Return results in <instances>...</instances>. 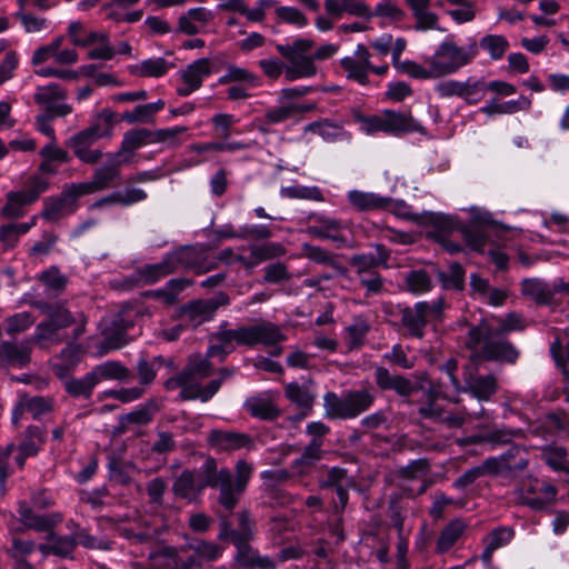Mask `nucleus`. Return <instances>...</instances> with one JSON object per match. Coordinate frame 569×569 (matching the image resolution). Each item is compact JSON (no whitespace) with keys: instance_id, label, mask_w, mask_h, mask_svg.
Masks as SVG:
<instances>
[{"instance_id":"473e14b6","label":"nucleus","mask_w":569,"mask_h":569,"mask_svg":"<svg viewBox=\"0 0 569 569\" xmlns=\"http://www.w3.org/2000/svg\"><path fill=\"white\" fill-rule=\"evenodd\" d=\"M171 67L172 64L164 58L157 57L132 64L129 70L132 74L138 77L160 78L164 76Z\"/></svg>"},{"instance_id":"393cba45","label":"nucleus","mask_w":569,"mask_h":569,"mask_svg":"<svg viewBox=\"0 0 569 569\" xmlns=\"http://www.w3.org/2000/svg\"><path fill=\"white\" fill-rule=\"evenodd\" d=\"M81 348L73 343H68L61 353L52 362V371L58 378L67 377L81 360Z\"/></svg>"},{"instance_id":"7ed1b4c3","label":"nucleus","mask_w":569,"mask_h":569,"mask_svg":"<svg viewBox=\"0 0 569 569\" xmlns=\"http://www.w3.org/2000/svg\"><path fill=\"white\" fill-rule=\"evenodd\" d=\"M211 372V365L207 358L196 356L190 358L189 363L183 372L169 378L164 382L168 390L180 389V398L184 400L201 399L202 401L209 400L213 397L220 386L221 381L230 376L233 371L229 369L220 370V379L210 381L204 388L201 387L200 380L208 377Z\"/></svg>"},{"instance_id":"6e6552de","label":"nucleus","mask_w":569,"mask_h":569,"mask_svg":"<svg viewBox=\"0 0 569 569\" xmlns=\"http://www.w3.org/2000/svg\"><path fill=\"white\" fill-rule=\"evenodd\" d=\"M505 337L496 331L477 326L469 329L467 345L475 350L481 347L485 357L488 359L513 363L518 358V351Z\"/></svg>"},{"instance_id":"a878e982","label":"nucleus","mask_w":569,"mask_h":569,"mask_svg":"<svg viewBox=\"0 0 569 569\" xmlns=\"http://www.w3.org/2000/svg\"><path fill=\"white\" fill-rule=\"evenodd\" d=\"M42 443V431L38 427H29L24 440L18 446V453L14 458L17 466L22 468L27 458L37 456Z\"/></svg>"},{"instance_id":"1a4fd4ad","label":"nucleus","mask_w":569,"mask_h":569,"mask_svg":"<svg viewBox=\"0 0 569 569\" xmlns=\"http://www.w3.org/2000/svg\"><path fill=\"white\" fill-rule=\"evenodd\" d=\"M371 53L368 47L359 43L352 54L340 59V67L345 77L362 87L371 84L369 74L385 76L389 66L387 63L375 66L371 62Z\"/></svg>"},{"instance_id":"0eeeda50","label":"nucleus","mask_w":569,"mask_h":569,"mask_svg":"<svg viewBox=\"0 0 569 569\" xmlns=\"http://www.w3.org/2000/svg\"><path fill=\"white\" fill-rule=\"evenodd\" d=\"M200 252L196 248H181L168 254L162 262L148 264L140 271V280L153 283L180 268L191 269L197 273L209 271L212 266H204L199 261Z\"/></svg>"},{"instance_id":"c85d7f7f","label":"nucleus","mask_w":569,"mask_h":569,"mask_svg":"<svg viewBox=\"0 0 569 569\" xmlns=\"http://www.w3.org/2000/svg\"><path fill=\"white\" fill-rule=\"evenodd\" d=\"M375 251L352 257L351 264L358 273H365L378 266H386L389 259V251L382 244H376Z\"/></svg>"},{"instance_id":"a211bd4d","label":"nucleus","mask_w":569,"mask_h":569,"mask_svg":"<svg viewBox=\"0 0 569 569\" xmlns=\"http://www.w3.org/2000/svg\"><path fill=\"white\" fill-rule=\"evenodd\" d=\"M202 476L190 471L182 472L173 483V491L176 496L192 500L204 488L209 487L206 483V470L201 467Z\"/></svg>"},{"instance_id":"b1692460","label":"nucleus","mask_w":569,"mask_h":569,"mask_svg":"<svg viewBox=\"0 0 569 569\" xmlns=\"http://www.w3.org/2000/svg\"><path fill=\"white\" fill-rule=\"evenodd\" d=\"M51 402L43 397H29L20 395L17 405L12 411V421L18 423L24 412H30L34 419L50 411Z\"/></svg>"},{"instance_id":"e433bc0d","label":"nucleus","mask_w":569,"mask_h":569,"mask_svg":"<svg viewBox=\"0 0 569 569\" xmlns=\"http://www.w3.org/2000/svg\"><path fill=\"white\" fill-rule=\"evenodd\" d=\"M286 397L301 409H310L316 395L309 383L290 382L284 388Z\"/></svg>"},{"instance_id":"5fc2aeb1","label":"nucleus","mask_w":569,"mask_h":569,"mask_svg":"<svg viewBox=\"0 0 569 569\" xmlns=\"http://www.w3.org/2000/svg\"><path fill=\"white\" fill-rule=\"evenodd\" d=\"M147 199V192L140 188H127L121 191L114 192L112 196L102 199L100 202H97L96 204L100 203H119L122 206H130L140 201H143Z\"/></svg>"},{"instance_id":"0e129e2a","label":"nucleus","mask_w":569,"mask_h":569,"mask_svg":"<svg viewBox=\"0 0 569 569\" xmlns=\"http://www.w3.org/2000/svg\"><path fill=\"white\" fill-rule=\"evenodd\" d=\"M521 291L525 296L531 297L540 303L548 301L550 290L540 279H526L521 283Z\"/></svg>"},{"instance_id":"72a5a7b5","label":"nucleus","mask_w":569,"mask_h":569,"mask_svg":"<svg viewBox=\"0 0 569 569\" xmlns=\"http://www.w3.org/2000/svg\"><path fill=\"white\" fill-rule=\"evenodd\" d=\"M433 399L432 401L420 408V412L425 417L436 418L443 422H446L449 427H458L462 423L463 419L460 416H452L449 413H446L441 407L437 403V399L439 397L449 398L450 400L455 401L453 398H450L449 395L443 393L442 391L438 389H432Z\"/></svg>"},{"instance_id":"aec40b11","label":"nucleus","mask_w":569,"mask_h":569,"mask_svg":"<svg viewBox=\"0 0 569 569\" xmlns=\"http://www.w3.org/2000/svg\"><path fill=\"white\" fill-rule=\"evenodd\" d=\"M42 161L39 166V172L46 174H56L59 167L70 160L68 152L60 148L56 140L46 143L39 151Z\"/></svg>"},{"instance_id":"6e6d98bb","label":"nucleus","mask_w":569,"mask_h":569,"mask_svg":"<svg viewBox=\"0 0 569 569\" xmlns=\"http://www.w3.org/2000/svg\"><path fill=\"white\" fill-rule=\"evenodd\" d=\"M487 83L483 80L469 78L462 82L461 99L468 104H476L485 98Z\"/></svg>"},{"instance_id":"052dcab7","label":"nucleus","mask_w":569,"mask_h":569,"mask_svg":"<svg viewBox=\"0 0 569 569\" xmlns=\"http://www.w3.org/2000/svg\"><path fill=\"white\" fill-rule=\"evenodd\" d=\"M221 83L237 82L244 83L249 87H258L259 78L251 73L249 70L240 67L231 66L227 69L224 76L219 80Z\"/></svg>"},{"instance_id":"dca6fc26","label":"nucleus","mask_w":569,"mask_h":569,"mask_svg":"<svg viewBox=\"0 0 569 569\" xmlns=\"http://www.w3.org/2000/svg\"><path fill=\"white\" fill-rule=\"evenodd\" d=\"M229 302V298L226 293L219 292L217 296H214L211 299L207 300H198L192 303H190L184 312L188 315V317L197 322H203L210 320L217 309L220 306H224Z\"/></svg>"},{"instance_id":"864d4df0","label":"nucleus","mask_w":569,"mask_h":569,"mask_svg":"<svg viewBox=\"0 0 569 569\" xmlns=\"http://www.w3.org/2000/svg\"><path fill=\"white\" fill-rule=\"evenodd\" d=\"M373 17L386 22H399L405 18V11L398 6L397 0H379L373 9Z\"/></svg>"},{"instance_id":"9d476101","label":"nucleus","mask_w":569,"mask_h":569,"mask_svg":"<svg viewBox=\"0 0 569 569\" xmlns=\"http://www.w3.org/2000/svg\"><path fill=\"white\" fill-rule=\"evenodd\" d=\"M445 302L442 298L432 301H419L412 308H406L402 313L403 326L410 335L421 338L428 322L441 320Z\"/></svg>"},{"instance_id":"6ab92c4d","label":"nucleus","mask_w":569,"mask_h":569,"mask_svg":"<svg viewBox=\"0 0 569 569\" xmlns=\"http://www.w3.org/2000/svg\"><path fill=\"white\" fill-rule=\"evenodd\" d=\"M315 109V104L297 103L280 98L279 103L266 112V121L277 124Z\"/></svg>"},{"instance_id":"8fccbe9b","label":"nucleus","mask_w":569,"mask_h":569,"mask_svg":"<svg viewBox=\"0 0 569 569\" xmlns=\"http://www.w3.org/2000/svg\"><path fill=\"white\" fill-rule=\"evenodd\" d=\"M124 160L116 158L111 163L98 168L94 172L92 182L97 191L107 189L119 174V166Z\"/></svg>"},{"instance_id":"603ef678","label":"nucleus","mask_w":569,"mask_h":569,"mask_svg":"<svg viewBox=\"0 0 569 569\" xmlns=\"http://www.w3.org/2000/svg\"><path fill=\"white\" fill-rule=\"evenodd\" d=\"M465 530V523L459 520H452L448 526H446L437 541V549L440 552L448 551L460 538Z\"/></svg>"},{"instance_id":"c03bdc74","label":"nucleus","mask_w":569,"mask_h":569,"mask_svg":"<svg viewBox=\"0 0 569 569\" xmlns=\"http://www.w3.org/2000/svg\"><path fill=\"white\" fill-rule=\"evenodd\" d=\"M346 398L350 418H355L369 409L375 400V396L366 389L346 392Z\"/></svg>"},{"instance_id":"a18cd8bd","label":"nucleus","mask_w":569,"mask_h":569,"mask_svg":"<svg viewBox=\"0 0 569 569\" xmlns=\"http://www.w3.org/2000/svg\"><path fill=\"white\" fill-rule=\"evenodd\" d=\"M323 407L328 418L350 419L346 393L338 396L335 392H327L323 397Z\"/></svg>"},{"instance_id":"cd10ccee","label":"nucleus","mask_w":569,"mask_h":569,"mask_svg":"<svg viewBox=\"0 0 569 569\" xmlns=\"http://www.w3.org/2000/svg\"><path fill=\"white\" fill-rule=\"evenodd\" d=\"M513 530L509 527H498L490 531L485 538L483 542L486 545L483 552L481 555V559L485 562H490L492 559L493 552L507 546L513 538Z\"/></svg>"},{"instance_id":"f3484780","label":"nucleus","mask_w":569,"mask_h":569,"mask_svg":"<svg viewBox=\"0 0 569 569\" xmlns=\"http://www.w3.org/2000/svg\"><path fill=\"white\" fill-rule=\"evenodd\" d=\"M187 548L193 553L186 558L183 569H192L202 562L213 561L221 555V549L218 545L203 540H191L188 542Z\"/></svg>"},{"instance_id":"49530a36","label":"nucleus","mask_w":569,"mask_h":569,"mask_svg":"<svg viewBox=\"0 0 569 569\" xmlns=\"http://www.w3.org/2000/svg\"><path fill=\"white\" fill-rule=\"evenodd\" d=\"M429 472V466L426 460H416L408 465L402 470V477L406 480L417 481L419 483L417 489L411 488L410 492H417L418 495L422 493L426 490V478Z\"/></svg>"},{"instance_id":"338daca9","label":"nucleus","mask_w":569,"mask_h":569,"mask_svg":"<svg viewBox=\"0 0 569 569\" xmlns=\"http://www.w3.org/2000/svg\"><path fill=\"white\" fill-rule=\"evenodd\" d=\"M369 331L368 322L362 318H356L352 323L346 328L347 341L350 348H358L362 345L366 335Z\"/></svg>"},{"instance_id":"37998d69","label":"nucleus","mask_w":569,"mask_h":569,"mask_svg":"<svg viewBox=\"0 0 569 569\" xmlns=\"http://www.w3.org/2000/svg\"><path fill=\"white\" fill-rule=\"evenodd\" d=\"M113 129V113L109 110H103L97 114L92 123L84 129V131L94 140L110 137Z\"/></svg>"},{"instance_id":"f8f14e48","label":"nucleus","mask_w":569,"mask_h":569,"mask_svg":"<svg viewBox=\"0 0 569 569\" xmlns=\"http://www.w3.org/2000/svg\"><path fill=\"white\" fill-rule=\"evenodd\" d=\"M211 62L207 58H201L189 64L182 72L181 78L183 84L177 88V92L181 97H187L200 88L204 78L210 76Z\"/></svg>"},{"instance_id":"de8ad7c7","label":"nucleus","mask_w":569,"mask_h":569,"mask_svg":"<svg viewBox=\"0 0 569 569\" xmlns=\"http://www.w3.org/2000/svg\"><path fill=\"white\" fill-rule=\"evenodd\" d=\"M303 132L318 134L327 142L337 141L345 134L342 127L328 121L311 122L305 127Z\"/></svg>"},{"instance_id":"7c9ffc66","label":"nucleus","mask_w":569,"mask_h":569,"mask_svg":"<svg viewBox=\"0 0 569 569\" xmlns=\"http://www.w3.org/2000/svg\"><path fill=\"white\" fill-rule=\"evenodd\" d=\"M531 106V100L525 96H520L516 100H509L503 102H498L497 100H491L487 104L482 106L479 111L487 114H512L518 111L528 110Z\"/></svg>"},{"instance_id":"a19ab883","label":"nucleus","mask_w":569,"mask_h":569,"mask_svg":"<svg viewBox=\"0 0 569 569\" xmlns=\"http://www.w3.org/2000/svg\"><path fill=\"white\" fill-rule=\"evenodd\" d=\"M477 46L478 50L486 51L492 60H500L509 48V41L502 34H486Z\"/></svg>"},{"instance_id":"ea45409f","label":"nucleus","mask_w":569,"mask_h":569,"mask_svg":"<svg viewBox=\"0 0 569 569\" xmlns=\"http://www.w3.org/2000/svg\"><path fill=\"white\" fill-rule=\"evenodd\" d=\"M44 203L46 207L42 212V217L50 221H56L76 210V206L69 200L63 191L59 198L47 199Z\"/></svg>"},{"instance_id":"39448f33","label":"nucleus","mask_w":569,"mask_h":569,"mask_svg":"<svg viewBox=\"0 0 569 569\" xmlns=\"http://www.w3.org/2000/svg\"><path fill=\"white\" fill-rule=\"evenodd\" d=\"M478 56L477 41L471 40L467 46H459L452 37H447L428 56L436 79L457 73L470 64Z\"/></svg>"},{"instance_id":"774afa93","label":"nucleus","mask_w":569,"mask_h":569,"mask_svg":"<svg viewBox=\"0 0 569 569\" xmlns=\"http://www.w3.org/2000/svg\"><path fill=\"white\" fill-rule=\"evenodd\" d=\"M18 513L21 522L28 528L36 530H46L49 528V521L43 517H38L26 501L19 502Z\"/></svg>"},{"instance_id":"f03ea898","label":"nucleus","mask_w":569,"mask_h":569,"mask_svg":"<svg viewBox=\"0 0 569 569\" xmlns=\"http://www.w3.org/2000/svg\"><path fill=\"white\" fill-rule=\"evenodd\" d=\"M309 47L310 43L302 39H296L286 44H277V51L287 60V63L271 57L261 59L259 67L270 79H278L282 73L288 81L312 78L317 74L318 68L312 64L310 59L303 58V52Z\"/></svg>"},{"instance_id":"09e8293b","label":"nucleus","mask_w":569,"mask_h":569,"mask_svg":"<svg viewBox=\"0 0 569 569\" xmlns=\"http://www.w3.org/2000/svg\"><path fill=\"white\" fill-rule=\"evenodd\" d=\"M341 229L342 226L339 221L329 218H321L316 224L309 228L311 234L321 239H330L333 241L342 240L340 234Z\"/></svg>"},{"instance_id":"3c124183","label":"nucleus","mask_w":569,"mask_h":569,"mask_svg":"<svg viewBox=\"0 0 569 569\" xmlns=\"http://www.w3.org/2000/svg\"><path fill=\"white\" fill-rule=\"evenodd\" d=\"M557 489L553 485L541 482L537 496H523V503L535 510H541L556 500Z\"/></svg>"},{"instance_id":"423d86ee","label":"nucleus","mask_w":569,"mask_h":569,"mask_svg":"<svg viewBox=\"0 0 569 569\" xmlns=\"http://www.w3.org/2000/svg\"><path fill=\"white\" fill-rule=\"evenodd\" d=\"M48 321L41 322L37 326L34 337L41 348L49 345H57L67 339L69 336L66 329L73 325L72 337L77 339L83 333L84 318L81 313L77 318L62 306L51 307L48 311Z\"/></svg>"},{"instance_id":"5701e85b","label":"nucleus","mask_w":569,"mask_h":569,"mask_svg":"<svg viewBox=\"0 0 569 569\" xmlns=\"http://www.w3.org/2000/svg\"><path fill=\"white\" fill-rule=\"evenodd\" d=\"M237 548L236 561L242 567L273 569L276 561L269 557H261L253 550L248 541L234 540L232 541Z\"/></svg>"},{"instance_id":"ddd939ff","label":"nucleus","mask_w":569,"mask_h":569,"mask_svg":"<svg viewBox=\"0 0 569 569\" xmlns=\"http://www.w3.org/2000/svg\"><path fill=\"white\" fill-rule=\"evenodd\" d=\"M214 19V13L204 7L191 8L178 19V29L188 36L202 32Z\"/></svg>"},{"instance_id":"c756f323","label":"nucleus","mask_w":569,"mask_h":569,"mask_svg":"<svg viewBox=\"0 0 569 569\" xmlns=\"http://www.w3.org/2000/svg\"><path fill=\"white\" fill-rule=\"evenodd\" d=\"M59 379L63 382L66 391L74 398H90L97 386L92 371H89L82 378H73L69 373L67 377Z\"/></svg>"},{"instance_id":"f704fd0d","label":"nucleus","mask_w":569,"mask_h":569,"mask_svg":"<svg viewBox=\"0 0 569 569\" xmlns=\"http://www.w3.org/2000/svg\"><path fill=\"white\" fill-rule=\"evenodd\" d=\"M284 253V249L280 243L269 242L263 244H253L250 247V256L246 260L240 258L248 267L256 266L262 261L280 257Z\"/></svg>"},{"instance_id":"58836bf2","label":"nucleus","mask_w":569,"mask_h":569,"mask_svg":"<svg viewBox=\"0 0 569 569\" xmlns=\"http://www.w3.org/2000/svg\"><path fill=\"white\" fill-rule=\"evenodd\" d=\"M97 385L103 380H126L129 378V370L118 361H106L96 366L92 370Z\"/></svg>"},{"instance_id":"4be33fe9","label":"nucleus","mask_w":569,"mask_h":569,"mask_svg":"<svg viewBox=\"0 0 569 569\" xmlns=\"http://www.w3.org/2000/svg\"><path fill=\"white\" fill-rule=\"evenodd\" d=\"M94 142L96 141L84 130H82L68 139L67 147L70 148L76 157L82 162L94 163L101 157V152L99 150L91 148Z\"/></svg>"},{"instance_id":"e2e57ef3","label":"nucleus","mask_w":569,"mask_h":569,"mask_svg":"<svg viewBox=\"0 0 569 569\" xmlns=\"http://www.w3.org/2000/svg\"><path fill=\"white\" fill-rule=\"evenodd\" d=\"M147 130H132L124 134L121 150L116 154V158L122 160L121 158L124 153H129V156L138 148L142 147L148 138ZM127 161V159H123Z\"/></svg>"},{"instance_id":"412c9836","label":"nucleus","mask_w":569,"mask_h":569,"mask_svg":"<svg viewBox=\"0 0 569 569\" xmlns=\"http://www.w3.org/2000/svg\"><path fill=\"white\" fill-rule=\"evenodd\" d=\"M150 567L153 569H183L186 558L179 551L169 546L153 549L148 556Z\"/></svg>"},{"instance_id":"f257e3e1","label":"nucleus","mask_w":569,"mask_h":569,"mask_svg":"<svg viewBox=\"0 0 569 569\" xmlns=\"http://www.w3.org/2000/svg\"><path fill=\"white\" fill-rule=\"evenodd\" d=\"M216 342L208 348L210 357L220 356L221 360L234 350V347H254L262 345L273 348L284 340L280 328L272 322H261L253 326L239 327L237 329L222 330L214 337Z\"/></svg>"},{"instance_id":"bf43d9fd","label":"nucleus","mask_w":569,"mask_h":569,"mask_svg":"<svg viewBox=\"0 0 569 569\" xmlns=\"http://www.w3.org/2000/svg\"><path fill=\"white\" fill-rule=\"evenodd\" d=\"M280 194L283 198L289 199H307L321 201L323 199L322 192L318 187H305V186H289L282 187Z\"/></svg>"},{"instance_id":"2eb2a0df","label":"nucleus","mask_w":569,"mask_h":569,"mask_svg":"<svg viewBox=\"0 0 569 569\" xmlns=\"http://www.w3.org/2000/svg\"><path fill=\"white\" fill-rule=\"evenodd\" d=\"M385 133L400 134L406 132H421L423 127L410 113L385 110Z\"/></svg>"},{"instance_id":"79ce46f5","label":"nucleus","mask_w":569,"mask_h":569,"mask_svg":"<svg viewBox=\"0 0 569 569\" xmlns=\"http://www.w3.org/2000/svg\"><path fill=\"white\" fill-rule=\"evenodd\" d=\"M466 382L471 395L481 401L488 400L497 389L496 379L491 375L469 378Z\"/></svg>"},{"instance_id":"680f3d73","label":"nucleus","mask_w":569,"mask_h":569,"mask_svg":"<svg viewBox=\"0 0 569 569\" xmlns=\"http://www.w3.org/2000/svg\"><path fill=\"white\" fill-rule=\"evenodd\" d=\"M248 411L254 416L262 419H271L274 418L278 413L277 408L271 403L269 399L263 397H253L250 398L247 403Z\"/></svg>"},{"instance_id":"69168bd1","label":"nucleus","mask_w":569,"mask_h":569,"mask_svg":"<svg viewBox=\"0 0 569 569\" xmlns=\"http://www.w3.org/2000/svg\"><path fill=\"white\" fill-rule=\"evenodd\" d=\"M355 120L359 126V130L367 136L385 132L383 112L372 116L357 113L355 114Z\"/></svg>"},{"instance_id":"4c0bfd02","label":"nucleus","mask_w":569,"mask_h":569,"mask_svg":"<svg viewBox=\"0 0 569 569\" xmlns=\"http://www.w3.org/2000/svg\"><path fill=\"white\" fill-rule=\"evenodd\" d=\"M396 71L416 80H436L428 57L423 63L413 60H403L395 67Z\"/></svg>"},{"instance_id":"9b49d317","label":"nucleus","mask_w":569,"mask_h":569,"mask_svg":"<svg viewBox=\"0 0 569 569\" xmlns=\"http://www.w3.org/2000/svg\"><path fill=\"white\" fill-rule=\"evenodd\" d=\"M98 44V48L88 50V58L92 60H110L116 54V50L110 43L109 36L102 31H86L80 38L73 40V46L79 48H91Z\"/></svg>"},{"instance_id":"2f4dec72","label":"nucleus","mask_w":569,"mask_h":569,"mask_svg":"<svg viewBox=\"0 0 569 569\" xmlns=\"http://www.w3.org/2000/svg\"><path fill=\"white\" fill-rule=\"evenodd\" d=\"M33 202L29 200L24 191H9L6 194V203L0 210V214L6 219H18L24 216L26 208Z\"/></svg>"},{"instance_id":"20e7f679","label":"nucleus","mask_w":569,"mask_h":569,"mask_svg":"<svg viewBox=\"0 0 569 569\" xmlns=\"http://www.w3.org/2000/svg\"><path fill=\"white\" fill-rule=\"evenodd\" d=\"M203 468L206 470V483L220 490L219 503L228 510L233 509L251 478L252 465L246 460H238L234 478L229 469H217L216 460L212 458L204 461Z\"/></svg>"},{"instance_id":"4468645a","label":"nucleus","mask_w":569,"mask_h":569,"mask_svg":"<svg viewBox=\"0 0 569 569\" xmlns=\"http://www.w3.org/2000/svg\"><path fill=\"white\" fill-rule=\"evenodd\" d=\"M209 441L219 451L250 450L253 448V440L242 432L212 430Z\"/></svg>"},{"instance_id":"4d7b16f0","label":"nucleus","mask_w":569,"mask_h":569,"mask_svg":"<svg viewBox=\"0 0 569 569\" xmlns=\"http://www.w3.org/2000/svg\"><path fill=\"white\" fill-rule=\"evenodd\" d=\"M437 276L446 289H462L465 282V270L461 264L455 262L449 266L448 271L438 270Z\"/></svg>"},{"instance_id":"c9c22d12","label":"nucleus","mask_w":569,"mask_h":569,"mask_svg":"<svg viewBox=\"0 0 569 569\" xmlns=\"http://www.w3.org/2000/svg\"><path fill=\"white\" fill-rule=\"evenodd\" d=\"M479 326L503 336L525 328L522 318L513 312L507 315L506 318L483 320Z\"/></svg>"},{"instance_id":"bb28decb","label":"nucleus","mask_w":569,"mask_h":569,"mask_svg":"<svg viewBox=\"0 0 569 569\" xmlns=\"http://www.w3.org/2000/svg\"><path fill=\"white\" fill-rule=\"evenodd\" d=\"M349 203L359 211H370L386 208L390 203V199L381 197L375 192H366L360 190H351L347 194Z\"/></svg>"},{"instance_id":"13d9d810","label":"nucleus","mask_w":569,"mask_h":569,"mask_svg":"<svg viewBox=\"0 0 569 569\" xmlns=\"http://www.w3.org/2000/svg\"><path fill=\"white\" fill-rule=\"evenodd\" d=\"M406 286L413 295H422L431 289V279L425 270H412L407 273Z\"/></svg>"}]
</instances>
